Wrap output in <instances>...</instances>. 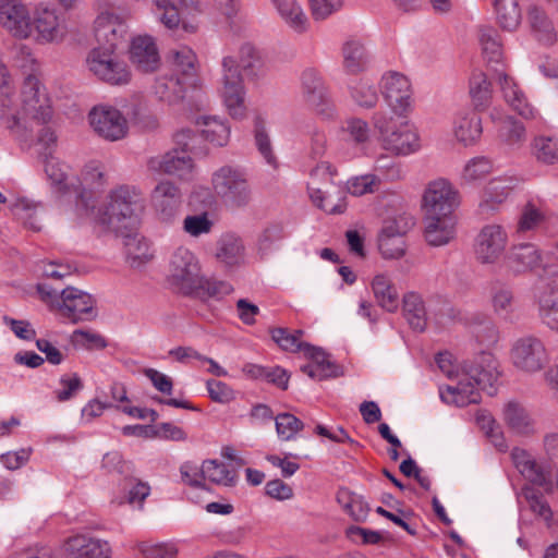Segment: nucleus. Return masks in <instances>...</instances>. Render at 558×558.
Instances as JSON below:
<instances>
[{
    "instance_id": "obj_1",
    "label": "nucleus",
    "mask_w": 558,
    "mask_h": 558,
    "mask_svg": "<svg viewBox=\"0 0 558 558\" xmlns=\"http://www.w3.org/2000/svg\"><path fill=\"white\" fill-rule=\"evenodd\" d=\"M439 369L450 379L457 378L456 385L439 388L442 402L456 407H466L481 400L480 390L494 395L495 383L499 377L498 362L490 352H481L473 360L464 362L459 372L453 355L440 352L436 356Z\"/></svg>"
},
{
    "instance_id": "obj_2",
    "label": "nucleus",
    "mask_w": 558,
    "mask_h": 558,
    "mask_svg": "<svg viewBox=\"0 0 558 558\" xmlns=\"http://www.w3.org/2000/svg\"><path fill=\"white\" fill-rule=\"evenodd\" d=\"M221 66L220 96L230 116L241 119L246 111L245 88L241 71L248 81L257 82L267 74L265 60L255 47L245 44L240 49L239 61L234 57L228 56L222 59Z\"/></svg>"
},
{
    "instance_id": "obj_3",
    "label": "nucleus",
    "mask_w": 558,
    "mask_h": 558,
    "mask_svg": "<svg viewBox=\"0 0 558 558\" xmlns=\"http://www.w3.org/2000/svg\"><path fill=\"white\" fill-rule=\"evenodd\" d=\"M511 456L517 470L533 485H524L520 496L524 498L532 512L545 521H549L553 517L551 509L543 493L534 487L538 486L545 492H551L553 484L549 473L523 449H513Z\"/></svg>"
},
{
    "instance_id": "obj_4",
    "label": "nucleus",
    "mask_w": 558,
    "mask_h": 558,
    "mask_svg": "<svg viewBox=\"0 0 558 558\" xmlns=\"http://www.w3.org/2000/svg\"><path fill=\"white\" fill-rule=\"evenodd\" d=\"M37 291L43 301L73 324L92 320L96 316L95 300L80 289L66 287L59 292L45 283H39Z\"/></svg>"
},
{
    "instance_id": "obj_5",
    "label": "nucleus",
    "mask_w": 558,
    "mask_h": 558,
    "mask_svg": "<svg viewBox=\"0 0 558 558\" xmlns=\"http://www.w3.org/2000/svg\"><path fill=\"white\" fill-rule=\"evenodd\" d=\"M140 192L126 185L113 190L109 203L98 215V221L116 233L131 230L136 223V211L141 208Z\"/></svg>"
},
{
    "instance_id": "obj_6",
    "label": "nucleus",
    "mask_w": 558,
    "mask_h": 558,
    "mask_svg": "<svg viewBox=\"0 0 558 558\" xmlns=\"http://www.w3.org/2000/svg\"><path fill=\"white\" fill-rule=\"evenodd\" d=\"M210 186L214 195L227 207L242 208L248 205L252 190L243 169L225 165L211 174Z\"/></svg>"
},
{
    "instance_id": "obj_7",
    "label": "nucleus",
    "mask_w": 558,
    "mask_h": 558,
    "mask_svg": "<svg viewBox=\"0 0 558 558\" xmlns=\"http://www.w3.org/2000/svg\"><path fill=\"white\" fill-rule=\"evenodd\" d=\"M509 356L512 366L526 375L537 374L550 363V352L544 339L532 333L513 340Z\"/></svg>"
},
{
    "instance_id": "obj_8",
    "label": "nucleus",
    "mask_w": 558,
    "mask_h": 558,
    "mask_svg": "<svg viewBox=\"0 0 558 558\" xmlns=\"http://www.w3.org/2000/svg\"><path fill=\"white\" fill-rule=\"evenodd\" d=\"M201 276V265L194 253L186 247H178L169 262V283L180 293L192 295L199 287Z\"/></svg>"
},
{
    "instance_id": "obj_9",
    "label": "nucleus",
    "mask_w": 558,
    "mask_h": 558,
    "mask_svg": "<svg viewBox=\"0 0 558 558\" xmlns=\"http://www.w3.org/2000/svg\"><path fill=\"white\" fill-rule=\"evenodd\" d=\"M301 95L304 102L325 120L336 117V108L320 73L305 69L301 74Z\"/></svg>"
},
{
    "instance_id": "obj_10",
    "label": "nucleus",
    "mask_w": 558,
    "mask_h": 558,
    "mask_svg": "<svg viewBox=\"0 0 558 558\" xmlns=\"http://www.w3.org/2000/svg\"><path fill=\"white\" fill-rule=\"evenodd\" d=\"M178 8L174 0H153L151 12L157 20L168 29H177L181 25L186 33H195L197 25L193 22H185L182 14H198L202 12L199 0H178Z\"/></svg>"
},
{
    "instance_id": "obj_11",
    "label": "nucleus",
    "mask_w": 558,
    "mask_h": 558,
    "mask_svg": "<svg viewBox=\"0 0 558 558\" xmlns=\"http://www.w3.org/2000/svg\"><path fill=\"white\" fill-rule=\"evenodd\" d=\"M31 22L39 44L60 43L66 35L62 15L49 3H38L33 10Z\"/></svg>"
},
{
    "instance_id": "obj_12",
    "label": "nucleus",
    "mask_w": 558,
    "mask_h": 558,
    "mask_svg": "<svg viewBox=\"0 0 558 558\" xmlns=\"http://www.w3.org/2000/svg\"><path fill=\"white\" fill-rule=\"evenodd\" d=\"M114 51L95 47L87 57V65L99 80L110 85H125L130 82L131 73L128 65L113 57Z\"/></svg>"
},
{
    "instance_id": "obj_13",
    "label": "nucleus",
    "mask_w": 558,
    "mask_h": 558,
    "mask_svg": "<svg viewBox=\"0 0 558 558\" xmlns=\"http://www.w3.org/2000/svg\"><path fill=\"white\" fill-rule=\"evenodd\" d=\"M508 233L506 229L496 223L484 226L474 241V254L481 264L497 263L506 252Z\"/></svg>"
},
{
    "instance_id": "obj_14",
    "label": "nucleus",
    "mask_w": 558,
    "mask_h": 558,
    "mask_svg": "<svg viewBox=\"0 0 558 558\" xmlns=\"http://www.w3.org/2000/svg\"><path fill=\"white\" fill-rule=\"evenodd\" d=\"M426 216H452L459 205V193L446 179L432 181L423 195Z\"/></svg>"
},
{
    "instance_id": "obj_15",
    "label": "nucleus",
    "mask_w": 558,
    "mask_h": 558,
    "mask_svg": "<svg viewBox=\"0 0 558 558\" xmlns=\"http://www.w3.org/2000/svg\"><path fill=\"white\" fill-rule=\"evenodd\" d=\"M88 118L93 130L105 140L119 141L128 133V121L114 107L96 106L90 110Z\"/></svg>"
},
{
    "instance_id": "obj_16",
    "label": "nucleus",
    "mask_w": 558,
    "mask_h": 558,
    "mask_svg": "<svg viewBox=\"0 0 558 558\" xmlns=\"http://www.w3.org/2000/svg\"><path fill=\"white\" fill-rule=\"evenodd\" d=\"M182 197L181 189L175 183L162 180L150 193V205L161 221L170 222L181 208Z\"/></svg>"
},
{
    "instance_id": "obj_17",
    "label": "nucleus",
    "mask_w": 558,
    "mask_h": 558,
    "mask_svg": "<svg viewBox=\"0 0 558 558\" xmlns=\"http://www.w3.org/2000/svg\"><path fill=\"white\" fill-rule=\"evenodd\" d=\"M381 93L388 106L396 114H403L411 106V84L399 72L385 73L380 81Z\"/></svg>"
},
{
    "instance_id": "obj_18",
    "label": "nucleus",
    "mask_w": 558,
    "mask_h": 558,
    "mask_svg": "<svg viewBox=\"0 0 558 558\" xmlns=\"http://www.w3.org/2000/svg\"><path fill=\"white\" fill-rule=\"evenodd\" d=\"M23 111L26 116L41 122H47L51 117L49 99L37 76H26L22 87Z\"/></svg>"
},
{
    "instance_id": "obj_19",
    "label": "nucleus",
    "mask_w": 558,
    "mask_h": 558,
    "mask_svg": "<svg viewBox=\"0 0 558 558\" xmlns=\"http://www.w3.org/2000/svg\"><path fill=\"white\" fill-rule=\"evenodd\" d=\"M0 23L14 37L26 39L33 34L29 11L20 0H0Z\"/></svg>"
},
{
    "instance_id": "obj_20",
    "label": "nucleus",
    "mask_w": 558,
    "mask_h": 558,
    "mask_svg": "<svg viewBox=\"0 0 558 558\" xmlns=\"http://www.w3.org/2000/svg\"><path fill=\"white\" fill-rule=\"evenodd\" d=\"M68 558H110L111 548L108 542L88 534L70 536L64 545Z\"/></svg>"
},
{
    "instance_id": "obj_21",
    "label": "nucleus",
    "mask_w": 558,
    "mask_h": 558,
    "mask_svg": "<svg viewBox=\"0 0 558 558\" xmlns=\"http://www.w3.org/2000/svg\"><path fill=\"white\" fill-rule=\"evenodd\" d=\"M147 167L154 172L185 179L192 173L194 161L189 154L174 148L162 156L151 157Z\"/></svg>"
},
{
    "instance_id": "obj_22",
    "label": "nucleus",
    "mask_w": 558,
    "mask_h": 558,
    "mask_svg": "<svg viewBox=\"0 0 558 558\" xmlns=\"http://www.w3.org/2000/svg\"><path fill=\"white\" fill-rule=\"evenodd\" d=\"M95 38L101 48L114 51L125 33V25L112 12H101L94 23Z\"/></svg>"
},
{
    "instance_id": "obj_23",
    "label": "nucleus",
    "mask_w": 558,
    "mask_h": 558,
    "mask_svg": "<svg viewBox=\"0 0 558 558\" xmlns=\"http://www.w3.org/2000/svg\"><path fill=\"white\" fill-rule=\"evenodd\" d=\"M130 59L141 72L155 71L159 66L160 57L154 38L148 35L133 38L130 46Z\"/></svg>"
},
{
    "instance_id": "obj_24",
    "label": "nucleus",
    "mask_w": 558,
    "mask_h": 558,
    "mask_svg": "<svg viewBox=\"0 0 558 558\" xmlns=\"http://www.w3.org/2000/svg\"><path fill=\"white\" fill-rule=\"evenodd\" d=\"M541 253L533 243L512 245L505 257V265L513 275L533 270L541 264Z\"/></svg>"
},
{
    "instance_id": "obj_25",
    "label": "nucleus",
    "mask_w": 558,
    "mask_h": 558,
    "mask_svg": "<svg viewBox=\"0 0 558 558\" xmlns=\"http://www.w3.org/2000/svg\"><path fill=\"white\" fill-rule=\"evenodd\" d=\"M381 145L384 149L403 156L413 154L421 147L416 131L408 123L400 124L391 134L386 135Z\"/></svg>"
},
{
    "instance_id": "obj_26",
    "label": "nucleus",
    "mask_w": 558,
    "mask_h": 558,
    "mask_svg": "<svg viewBox=\"0 0 558 558\" xmlns=\"http://www.w3.org/2000/svg\"><path fill=\"white\" fill-rule=\"evenodd\" d=\"M498 80L506 102L521 117L535 119L538 114L537 111L529 102L525 94L513 78L500 72L498 73Z\"/></svg>"
},
{
    "instance_id": "obj_27",
    "label": "nucleus",
    "mask_w": 558,
    "mask_h": 558,
    "mask_svg": "<svg viewBox=\"0 0 558 558\" xmlns=\"http://www.w3.org/2000/svg\"><path fill=\"white\" fill-rule=\"evenodd\" d=\"M304 356L311 360L301 367V372L315 380H324L337 375V365L329 360L328 354L320 348L306 344Z\"/></svg>"
},
{
    "instance_id": "obj_28",
    "label": "nucleus",
    "mask_w": 558,
    "mask_h": 558,
    "mask_svg": "<svg viewBox=\"0 0 558 558\" xmlns=\"http://www.w3.org/2000/svg\"><path fill=\"white\" fill-rule=\"evenodd\" d=\"M453 216H426L425 239L429 245L441 246L449 243L456 233Z\"/></svg>"
},
{
    "instance_id": "obj_29",
    "label": "nucleus",
    "mask_w": 558,
    "mask_h": 558,
    "mask_svg": "<svg viewBox=\"0 0 558 558\" xmlns=\"http://www.w3.org/2000/svg\"><path fill=\"white\" fill-rule=\"evenodd\" d=\"M278 15L298 34L305 33L310 27V20L299 0H269Z\"/></svg>"
},
{
    "instance_id": "obj_30",
    "label": "nucleus",
    "mask_w": 558,
    "mask_h": 558,
    "mask_svg": "<svg viewBox=\"0 0 558 558\" xmlns=\"http://www.w3.org/2000/svg\"><path fill=\"white\" fill-rule=\"evenodd\" d=\"M489 300L493 312L501 319L511 322L515 311V299L510 286L496 280L489 289Z\"/></svg>"
},
{
    "instance_id": "obj_31",
    "label": "nucleus",
    "mask_w": 558,
    "mask_h": 558,
    "mask_svg": "<svg viewBox=\"0 0 558 558\" xmlns=\"http://www.w3.org/2000/svg\"><path fill=\"white\" fill-rule=\"evenodd\" d=\"M453 132L456 138L466 145L474 144L482 135V119L474 110H465L458 113Z\"/></svg>"
},
{
    "instance_id": "obj_32",
    "label": "nucleus",
    "mask_w": 558,
    "mask_h": 558,
    "mask_svg": "<svg viewBox=\"0 0 558 558\" xmlns=\"http://www.w3.org/2000/svg\"><path fill=\"white\" fill-rule=\"evenodd\" d=\"M186 81L178 74H161L155 80L153 86L156 97L169 105L177 104L184 98Z\"/></svg>"
},
{
    "instance_id": "obj_33",
    "label": "nucleus",
    "mask_w": 558,
    "mask_h": 558,
    "mask_svg": "<svg viewBox=\"0 0 558 558\" xmlns=\"http://www.w3.org/2000/svg\"><path fill=\"white\" fill-rule=\"evenodd\" d=\"M377 304L389 313H395L400 304L399 293L387 274H377L371 282Z\"/></svg>"
},
{
    "instance_id": "obj_34",
    "label": "nucleus",
    "mask_w": 558,
    "mask_h": 558,
    "mask_svg": "<svg viewBox=\"0 0 558 558\" xmlns=\"http://www.w3.org/2000/svg\"><path fill=\"white\" fill-rule=\"evenodd\" d=\"M343 68L347 73L357 74L364 71L371 60V56L360 39H348L342 46Z\"/></svg>"
},
{
    "instance_id": "obj_35",
    "label": "nucleus",
    "mask_w": 558,
    "mask_h": 558,
    "mask_svg": "<svg viewBox=\"0 0 558 558\" xmlns=\"http://www.w3.org/2000/svg\"><path fill=\"white\" fill-rule=\"evenodd\" d=\"M244 244L235 233H225L217 242L216 257L227 266L240 265L244 259Z\"/></svg>"
},
{
    "instance_id": "obj_36",
    "label": "nucleus",
    "mask_w": 558,
    "mask_h": 558,
    "mask_svg": "<svg viewBox=\"0 0 558 558\" xmlns=\"http://www.w3.org/2000/svg\"><path fill=\"white\" fill-rule=\"evenodd\" d=\"M508 426L517 434L529 435L535 430V422L529 411L518 402L510 401L504 410Z\"/></svg>"
},
{
    "instance_id": "obj_37",
    "label": "nucleus",
    "mask_w": 558,
    "mask_h": 558,
    "mask_svg": "<svg viewBox=\"0 0 558 558\" xmlns=\"http://www.w3.org/2000/svg\"><path fill=\"white\" fill-rule=\"evenodd\" d=\"M196 124L205 141L214 146H225L230 137V126L217 117H202Z\"/></svg>"
},
{
    "instance_id": "obj_38",
    "label": "nucleus",
    "mask_w": 558,
    "mask_h": 558,
    "mask_svg": "<svg viewBox=\"0 0 558 558\" xmlns=\"http://www.w3.org/2000/svg\"><path fill=\"white\" fill-rule=\"evenodd\" d=\"M348 90L352 102L362 109H373L379 100L376 86L367 78L352 81Z\"/></svg>"
},
{
    "instance_id": "obj_39",
    "label": "nucleus",
    "mask_w": 558,
    "mask_h": 558,
    "mask_svg": "<svg viewBox=\"0 0 558 558\" xmlns=\"http://www.w3.org/2000/svg\"><path fill=\"white\" fill-rule=\"evenodd\" d=\"M513 178H497L492 180L485 187L484 197L481 203L483 209H494L495 205L504 203L515 186Z\"/></svg>"
},
{
    "instance_id": "obj_40",
    "label": "nucleus",
    "mask_w": 558,
    "mask_h": 558,
    "mask_svg": "<svg viewBox=\"0 0 558 558\" xmlns=\"http://www.w3.org/2000/svg\"><path fill=\"white\" fill-rule=\"evenodd\" d=\"M403 314L412 329L425 330L427 316L421 295L409 292L403 296Z\"/></svg>"
},
{
    "instance_id": "obj_41",
    "label": "nucleus",
    "mask_w": 558,
    "mask_h": 558,
    "mask_svg": "<svg viewBox=\"0 0 558 558\" xmlns=\"http://www.w3.org/2000/svg\"><path fill=\"white\" fill-rule=\"evenodd\" d=\"M496 19L505 31H515L521 23V10L518 0H493Z\"/></svg>"
},
{
    "instance_id": "obj_42",
    "label": "nucleus",
    "mask_w": 558,
    "mask_h": 558,
    "mask_svg": "<svg viewBox=\"0 0 558 558\" xmlns=\"http://www.w3.org/2000/svg\"><path fill=\"white\" fill-rule=\"evenodd\" d=\"M527 20L539 41L551 45L556 40L554 24L543 9L536 5L531 7L527 12Z\"/></svg>"
},
{
    "instance_id": "obj_43",
    "label": "nucleus",
    "mask_w": 558,
    "mask_h": 558,
    "mask_svg": "<svg viewBox=\"0 0 558 558\" xmlns=\"http://www.w3.org/2000/svg\"><path fill=\"white\" fill-rule=\"evenodd\" d=\"M337 501L354 521L363 522L366 520L369 507L362 496L347 488H340L337 492Z\"/></svg>"
},
{
    "instance_id": "obj_44",
    "label": "nucleus",
    "mask_w": 558,
    "mask_h": 558,
    "mask_svg": "<svg viewBox=\"0 0 558 558\" xmlns=\"http://www.w3.org/2000/svg\"><path fill=\"white\" fill-rule=\"evenodd\" d=\"M470 96L477 110H485L492 101L493 90L487 76L482 71H474L470 78Z\"/></svg>"
},
{
    "instance_id": "obj_45",
    "label": "nucleus",
    "mask_w": 558,
    "mask_h": 558,
    "mask_svg": "<svg viewBox=\"0 0 558 558\" xmlns=\"http://www.w3.org/2000/svg\"><path fill=\"white\" fill-rule=\"evenodd\" d=\"M203 473L205 481L208 480L217 485L231 487L236 483L235 471L218 460H205L203 462Z\"/></svg>"
},
{
    "instance_id": "obj_46",
    "label": "nucleus",
    "mask_w": 558,
    "mask_h": 558,
    "mask_svg": "<svg viewBox=\"0 0 558 558\" xmlns=\"http://www.w3.org/2000/svg\"><path fill=\"white\" fill-rule=\"evenodd\" d=\"M271 339L282 349L288 352H302L304 354L305 347L308 344L301 340L304 335L303 330L291 331L288 328L277 327L269 330Z\"/></svg>"
},
{
    "instance_id": "obj_47",
    "label": "nucleus",
    "mask_w": 558,
    "mask_h": 558,
    "mask_svg": "<svg viewBox=\"0 0 558 558\" xmlns=\"http://www.w3.org/2000/svg\"><path fill=\"white\" fill-rule=\"evenodd\" d=\"M170 59L175 74L180 73L181 78L193 77L196 72V54L187 46H181L170 51Z\"/></svg>"
},
{
    "instance_id": "obj_48",
    "label": "nucleus",
    "mask_w": 558,
    "mask_h": 558,
    "mask_svg": "<svg viewBox=\"0 0 558 558\" xmlns=\"http://www.w3.org/2000/svg\"><path fill=\"white\" fill-rule=\"evenodd\" d=\"M41 157L45 166V173L51 185L59 192L65 191L68 189V167L60 162V160L56 158L52 153H41Z\"/></svg>"
},
{
    "instance_id": "obj_49",
    "label": "nucleus",
    "mask_w": 558,
    "mask_h": 558,
    "mask_svg": "<svg viewBox=\"0 0 558 558\" xmlns=\"http://www.w3.org/2000/svg\"><path fill=\"white\" fill-rule=\"evenodd\" d=\"M545 220L546 215L543 208L532 202H529L521 209L517 223V232L525 233L533 231L541 227Z\"/></svg>"
},
{
    "instance_id": "obj_50",
    "label": "nucleus",
    "mask_w": 558,
    "mask_h": 558,
    "mask_svg": "<svg viewBox=\"0 0 558 558\" xmlns=\"http://www.w3.org/2000/svg\"><path fill=\"white\" fill-rule=\"evenodd\" d=\"M498 135L509 146H519L525 141L524 125L512 117L498 118Z\"/></svg>"
},
{
    "instance_id": "obj_51",
    "label": "nucleus",
    "mask_w": 558,
    "mask_h": 558,
    "mask_svg": "<svg viewBox=\"0 0 558 558\" xmlns=\"http://www.w3.org/2000/svg\"><path fill=\"white\" fill-rule=\"evenodd\" d=\"M533 154L539 162L554 165L558 162V138L554 136L535 137L532 144Z\"/></svg>"
},
{
    "instance_id": "obj_52",
    "label": "nucleus",
    "mask_w": 558,
    "mask_h": 558,
    "mask_svg": "<svg viewBox=\"0 0 558 558\" xmlns=\"http://www.w3.org/2000/svg\"><path fill=\"white\" fill-rule=\"evenodd\" d=\"M480 43L482 45L483 53L489 62L499 63L501 61L502 49L498 32L495 28L488 26L481 27Z\"/></svg>"
},
{
    "instance_id": "obj_53",
    "label": "nucleus",
    "mask_w": 558,
    "mask_h": 558,
    "mask_svg": "<svg viewBox=\"0 0 558 558\" xmlns=\"http://www.w3.org/2000/svg\"><path fill=\"white\" fill-rule=\"evenodd\" d=\"M144 558H175L178 549L171 542L142 541L136 544Z\"/></svg>"
},
{
    "instance_id": "obj_54",
    "label": "nucleus",
    "mask_w": 558,
    "mask_h": 558,
    "mask_svg": "<svg viewBox=\"0 0 558 558\" xmlns=\"http://www.w3.org/2000/svg\"><path fill=\"white\" fill-rule=\"evenodd\" d=\"M232 291L233 287L228 281L209 279L201 276L199 287H197V291L193 292L192 295L198 298L221 299L225 295L230 294Z\"/></svg>"
},
{
    "instance_id": "obj_55",
    "label": "nucleus",
    "mask_w": 558,
    "mask_h": 558,
    "mask_svg": "<svg viewBox=\"0 0 558 558\" xmlns=\"http://www.w3.org/2000/svg\"><path fill=\"white\" fill-rule=\"evenodd\" d=\"M254 133H255V144H256L258 151L260 153V155L264 157V159L266 160V162L268 165L276 168L277 159L271 149V143H270L268 133L266 131L265 121L260 117H257L255 119Z\"/></svg>"
},
{
    "instance_id": "obj_56",
    "label": "nucleus",
    "mask_w": 558,
    "mask_h": 558,
    "mask_svg": "<svg viewBox=\"0 0 558 558\" xmlns=\"http://www.w3.org/2000/svg\"><path fill=\"white\" fill-rule=\"evenodd\" d=\"M278 437L283 441L294 439L295 435L303 429L304 424L291 413H280L275 417Z\"/></svg>"
},
{
    "instance_id": "obj_57",
    "label": "nucleus",
    "mask_w": 558,
    "mask_h": 558,
    "mask_svg": "<svg viewBox=\"0 0 558 558\" xmlns=\"http://www.w3.org/2000/svg\"><path fill=\"white\" fill-rule=\"evenodd\" d=\"M493 170V162L486 157H474L462 171L463 181L471 183L486 178Z\"/></svg>"
},
{
    "instance_id": "obj_58",
    "label": "nucleus",
    "mask_w": 558,
    "mask_h": 558,
    "mask_svg": "<svg viewBox=\"0 0 558 558\" xmlns=\"http://www.w3.org/2000/svg\"><path fill=\"white\" fill-rule=\"evenodd\" d=\"M283 238V229L279 225H270L263 230L257 239V253L260 258L267 256L274 248V245Z\"/></svg>"
},
{
    "instance_id": "obj_59",
    "label": "nucleus",
    "mask_w": 558,
    "mask_h": 558,
    "mask_svg": "<svg viewBox=\"0 0 558 558\" xmlns=\"http://www.w3.org/2000/svg\"><path fill=\"white\" fill-rule=\"evenodd\" d=\"M378 247L385 258H400L405 252V241L400 235L379 234Z\"/></svg>"
},
{
    "instance_id": "obj_60",
    "label": "nucleus",
    "mask_w": 558,
    "mask_h": 558,
    "mask_svg": "<svg viewBox=\"0 0 558 558\" xmlns=\"http://www.w3.org/2000/svg\"><path fill=\"white\" fill-rule=\"evenodd\" d=\"M60 389L56 390L54 395L59 402L71 400L84 387L80 376L74 374H64L60 377Z\"/></svg>"
},
{
    "instance_id": "obj_61",
    "label": "nucleus",
    "mask_w": 558,
    "mask_h": 558,
    "mask_svg": "<svg viewBox=\"0 0 558 558\" xmlns=\"http://www.w3.org/2000/svg\"><path fill=\"white\" fill-rule=\"evenodd\" d=\"M181 482L194 488H205V476L203 473V464L198 466L196 463L186 461L180 466Z\"/></svg>"
},
{
    "instance_id": "obj_62",
    "label": "nucleus",
    "mask_w": 558,
    "mask_h": 558,
    "mask_svg": "<svg viewBox=\"0 0 558 558\" xmlns=\"http://www.w3.org/2000/svg\"><path fill=\"white\" fill-rule=\"evenodd\" d=\"M206 388L209 398L217 403L227 404L235 399L234 390L226 383L208 379L206 381Z\"/></svg>"
},
{
    "instance_id": "obj_63",
    "label": "nucleus",
    "mask_w": 558,
    "mask_h": 558,
    "mask_svg": "<svg viewBox=\"0 0 558 558\" xmlns=\"http://www.w3.org/2000/svg\"><path fill=\"white\" fill-rule=\"evenodd\" d=\"M72 341L75 345L87 350H101L107 347V341L101 335L81 329L73 332Z\"/></svg>"
},
{
    "instance_id": "obj_64",
    "label": "nucleus",
    "mask_w": 558,
    "mask_h": 558,
    "mask_svg": "<svg viewBox=\"0 0 558 558\" xmlns=\"http://www.w3.org/2000/svg\"><path fill=\"white\" fill-rule=\"evenodd\" d=\"M539 317L544 325L558 332V298L541 300Z\"/></svg>"
}]
</instances>
